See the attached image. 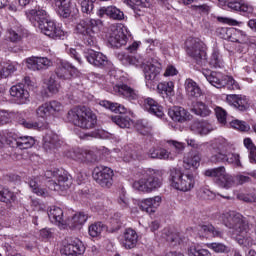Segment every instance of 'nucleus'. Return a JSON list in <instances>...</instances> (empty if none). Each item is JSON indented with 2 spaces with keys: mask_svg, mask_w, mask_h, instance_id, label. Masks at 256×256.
Wrapping results in <instances>:
<instances>
[{
  "mask_svg": "<svg viewBox=\"0 0 256 256\" xmlns=\"http://www.w3.org/2000/svg\"><path fill=\"white\" fill-rule=\"evenodd\" d=\"M101 25L103 22L99 19H84L80 20L75 27L77 35H81L86 47L91 49L84 52V57L87 59L90 65L95 67H103L107 63V56L101 52H97L93 49H97V37L101 31Z\"/></svg>",
  "mask_w": 256,
  "mask_h": 256,
  "instance_id": "1",
  "label": "nucleus"
},
{
  "mask_svg": "<svg viewBox=\"0 0 256 256\" xmlns=\"http://www.w3.org/2000/svg\"><path fill=\"white\" fill-rule=\"evenodd\" d=\"M222 223L228 229H231L236 235V241L241 247H251L253 245V238H251V228L249 222L243 215L237 212H226L221 215Z\"/></svg>",
  "mask_w": 256,
  "mask_h": 256,
  "instance_id": "2",
  "label": "nucleus"
},
{
  "mask_svg": "<svg viewBox=\"0 0 256 256\" xmlns=\"http://www.w3.org/2000/svg\"><path fill=\"white\" fill-rule=\"evenodd\" d=\"M26 16L34 27H38L41 33L50 37V39H61L65 37L63 28L55 23V21L51 20L49 14L44 9H32L26 12Z\"/></svg>",
  "mask_w": 256,
  "mask_h": 256,
  "instance_id": "3",
  "label": "nucleus"
},
{
  "mask_svg": "<svg viewBox=\"0 0 256 256\" xmlns=\"http://www.w3.org/2000/svg\"><path fill=\"white\" fill-rule=\"evenodd\" d=\"M139 177H141L139 180L132 183V189L139 191V193H153L163 185L158 170L151 168L140 170Z\"/></svg>",
  "mask_w": 256,
  "mask_h": 256,
  "instance_id": "4",
  "label": "nucleus"
},
{
  "mask_svg": "<svg viewBox=\"0 0 256 256\" xmlns=\"http://www.w3.org/2000/svg\"><path fill=\"white\" fill-rule=\"evenodd\" d=\"M66 119L81 129H94L97 125V115L91 109L75 107L68 111Z\"/></svg>",
  "mask_w": 256,
  "mask_h": 256,
  "instance_id": "5",
  "label": "nucleus"
},
{
  "mask_svg": "<svg viewBox=\"0 0 256 256\" xmlns=\"http://www.w3.org/2000/svg\"><path fill=\"white\" fill-rule=\"evenodd\" d=\"M170 182L177 191H191L195 187V176L193 174H184L181 168L170 169Z\"/></svg>",
  "mask_w": 256,
  "mask_h": 256,
  "instance_id": "6",
  "label": "nucleus"
},
{
  "mask_svg": "<svg viewBox=\"0 0 256 256\" xmlns=\"http://www.w3.org/2000/svg\"><path fill=\"white\" fill-rule=\"evenodd\" d=\"M45 179L48 180V187L51 191H65L69 189V176L67 172L54 168L53 170H47L44 173Z\"/></svg>",
  "mask_w": 256,
  "mask_h": 256,
  "instance_id": "7",
  "label": "nucleus"
},
{
  "mask_svg": "<svg viewBox=\"0 0 256 256\" xmlns=\"http://www.w3.org/2000/svg\"><path fill=\"white\" fill-rule=\"evenodd\" d=\"M204 175L205 177L213 178L214 183L222 189H231V187H235V177L227 173L225 166L205 170Z\"/></svg>",
  "mask_w": 256,
  "mask_h": 256,
  "instance_id": "8",
  "label": "nucleus"
},
{
  "mask_svg": "<svg viewBox=\"0 0 256 256\" xmlns=\"http://www.w3.org/2000/svg\"><path fill=\"white\" fill-rule=\"evenodd\" d=\"M205 44L199 38H188L186 40V53L192 59H195L198 65L207 63V52H205Z\"/></svg>",
  "mask_w": 256,
  "mask_h": 256,
  "instance_id": "9",
  "label": "nucleus"
},
{
  "mask_svg": "<svg viewBox=\"0 0 256 256\" xmlns=\"http://www.w3.org/2000/svg\"><path fill=\"white\" fill-rule=\"evenodd\" d=\"M211 157L212 163H225L227 157V151L231 148V145L225 138H217L211 142Z\"/></svg>",
  "mask_w": 256,
  "mask_h": 256,
  "instance_id": "10",
  "label": "nucleus"
},
{
  "mask_svg": "<svg viewBox=\"0 0 256 256\" xmlns=\"http://www.w3.org/2000/svg\"><path fill=\"white\" fill-rule=\"evenodd\" d=\"M113 176V170L109 167H96L93 171L94 181L106 189H109V187L113 186Z\"/></svg>",
  "mask_w": 256,
  "mask_h": 256,
  "instance_id": "11",
  "label": "nucleus"
},
{
  "mask_svg": "<svg viewBox=\"0 0 256 256\" xmlns=\"http://www.w3.org/2000/svg\"><path fill=\"white\" fill-rule=\"evenodd\" d=\"M108 42L112 47L116 48L123 47V45H127V35H125V30L123 29V26H110Z\"/></svg>",
  "mask_w": 256,
  "mask_h": 256,
  "instance_id": "12",
  "label": "nucleus"
},
{
  "mask_svg": "<svg viewBox=\"0 0 256 256\" xmlns=\"http://www.w3.org/2000/svg\"><path fill=\"white\" fill-rule=\"evenodd\" d=\"M7 143L10 147L16 149H31L35 145V138L31 136H21L19 134L10 133Z\"/></svg>",
  "mask_w": 256,
  "mask_h": 256,
  "instance_id": "13",
  "label": "nucleus"
},
{
  "mask_svg": "<svg viewBox=\"0 0 256 256\" xmlns=\"http://www.w3.org/2000/svg\"><path fill=\"white\" fill-rule=\"evenodd\" d=\"M142 68L147 85H149V83L157 81V77H159V74L161 73V63H159L157 59H151V61H146L145 63H143Z\"/></svg>",
  "mask_w": 256,
  "mask_h": 256,
  "instance_id": "14",
  "label": "nucleus"
},
{
  "mask_svg": "<svg viewBox=\"0 0 256 256\" xmlns=\"http://www.w3.org/2000/svg\"><path fill=\"white\" fill-rule=\"evenodd\" d=\"M161 201H163L161 196H155L152 198H146L142 201L133 200V203L134 205H138L141 211L151 215V213H155V209L161 205Z\"/></svg>",
  "mask_w": 256,
  "mask_h": 256,
  "instance_id": "15",
  "label": "nucleus"
},
{
  "mask_svg": "<svg viewBox=\"0 0 256 256\" xmlns=\"http://www.w3.org/2000/svg\"><path fill=\"white\" fill-rule=\"evenodd\" d=\"M26 65L30 71H44L53 65V62L47 57H30L26 60Z\"/></svg>",
  "mask_w": 256,
  "mask_h": 256,
  "instance_id": "16",
  "label": "nucleus"
},
{
  "mask_svg": "<svg viewBox=\"0 0 256 256\" xmlns=\"http://www.w3.org/2000/svg\"><path fill=\"white\" fill-rule=\"evenodd\" d=\"M55 74L58 79L62 81H71L75 75V67L67 61H60L55 70Z\"/></svg>",
  "mask_w": 256,
  "mask_h": 256,
  "instance_id": "17",
  "label": "nucleus"
},
{
  "mask_svg": "<svg viewBox=\"0 0 256 256\" xmlns=\"http://www.w3.org/2000/svg\"><path fill=\"white\" fill-rule=\"evenodd\" d=\"M9 93L11 97H13V99H15L17 103H19V105H25L26 103H29L30 95H29V91L25 89V85L23 84L13 85L10 88Z\"/></svg>",
  "mask_w": 256,
  "mask_h": 256,
  "instance_id": "18",
  "label": "nucleus"
},
{
  "mask_svg": "<svg viewBox=\"0 0 256 256\" xmlns=\"http://www.w3.org/2000/svg\"><path fill=\"white\" fill-rule=\"evenodd\" d=\"M48 217L51 223L57 225L58 227H67V219H65V215L63 214V209L58 206H52L48 210Z\"/></svg>",
  "mask_w": 256,
  "mask_h": 256,
  "instance_id": "19",
  "label": "nucleus"
},
{
  "mask_svg": "<svg viewBox=\"0 0 256 256\" xmlns=\"http://www.w3.org/2000/svg\"><path fill=\"white\" fill-rule=\"evenodd\" d=\"M226 102L232 107L238 109V111H247V109H249V100H247V96L244 95H227Z\"/></svg>",
  "mask_w": 256,
  "mask_h": 256,
  "instance_id": "20",
  "label": "nucleus"
},
{
  "mask_svg": "<svg viewBox=\"0 0 256 256\" xmlns=\"http://www.w3.org/2000/svg\"><path fill=\"white\" fill-rule=\"evenodd\" d=\"M202 75L207 79L210 85L216 87L217 89H221L225 87V76L221 72H213L211 70H204Z\"/></svg>",
  "mask_w": 256,
  "mask_h": 256,
  "instance_id": "21",
  "label": "nucleus"
},
{
  "mask_svg": "<svg viewBox=\"0 0 256 256\" xmlns=\"http://www.w3.org/2000/svg\"><path fill=\"white\" fill-rule=\"evenodd\" d=\"M98 17H110L114 21H123L125 19V14L119 8L115 6L101 7L97 11Z\"/></svg>",
  "mask_w": 256,
  "mask_h": 256,
  "instance_id": "22",
  "label": "nucleus"
},
{
  "mask_svg": "<svg viewBox=\"0 0 256 256\" xmlns=\"http://www.w3.org/2000/svg\"><path fill=\"white\" fill-rule=\"evenodd\" d=\"M214 129L213 125L204 120H195L190 124V131H192L194 135H209Z\"/></svg>",
  "mask_w": 256,
  "mask_h": 256,
  "instance_id": "23",
  "label": "nucleus"
},
{
  "mask_svg": "<svg viewBox=\"0 0 256 256\" xmlns=\"http://www.w3.org/2000/svg\"><path fill=\"white\" fill-rule=\"evenodd\" d=\"M169 117L172 118V121L178 123H185V121H191V114L185 110L183 107L174 106L168 110Z\"/></svg>",
  "mask_w": 256,
  "mask_h": 256,
  "instance_id": "24",
  "label": "nucleus"
},
{
  "mask_svg": "<svg viewBox=\"0 0 256 256\" xmlns=\"http://www.w3.org/2000/svg\"><path fill=\"white\" fill-rule=\"evenodd\" d=\"M184 89L189 99H199V97L203 95V91H201L199 84L190 78L185 80Z\"/></svg>",
  "mask_w": 256,
  "mask_h": 256,
  "instance_id": "25",
  "label": "nucleus"
},
{
  "mask_svg": "<svg viewBox=\"0 0 256 256\" xmlns=\"http://www.w3.org/2000/svg\"><path fill=\"white\" fill-rule=\"evenodd\" d=\"M144 109L151 115H155V117H163L165 113L163 112V106H161L157 101L153 98H146L144 100Z\"/></svg>",
  "mask_w": 256,
  "mask_h": 256,
  "instance_id": "26",
  "label": "nucleus"
},
{
  "mask_svg": "<svg viewBox=\"0 0 256 256\" xmlns=\"http://www.w3.org/2000/svg\"><path fill=\"white\" fill-rule=\"evenodd\" d=\"M70 157L79 163H89V161H93V152L85 148H76Z\"/></svg>",
  "mask_w": 256,
  "mask_h": 256,
  "instance_id": "27",
  "label": "nucleus"
},
{
  "mask_svg": "<svg viewBox=\"0 0 256 256\" xmlns=\"http://www.w3.org/2000/svg\"><path fill=\"white\" fill-rule=\"evenodd\" d=\"M58 15L67 18L71 15V0H52Z\"/></svg>",
  "mask_w": 256,
  "mask_h": 256,
  "instance_id": "28",
  "label": "nucleus"
},
{
  "mask_svg": "<svg viewBox=\"0 0 256 256\" xmlns=\"http://www.w3.org/2000/svg\"><path fill=\"white\" fill-rule=\"evenodd\" d=\"M43 141V148L45 151H53V149H57V147L61 145L59 142V136L53 132L46 133Z\"/></svg>",
  "mask_w": 256,
  "mask_h": 256,
  "instance_id": "29",
  "label": "nucleus"
},
{
  "mask_svg": "<svg viewBox=\"0 0 256 256\" xmlns=\"http://www.w3.org/2000/svg\"><path fill=\"white\" fill-rule=\"evenodd\" d=\"M89 216L85 212H79L75 214L72 218L66 220V226L71 229H76V227H81L87 223Z\"/></svg>",
  "mask_w": 256,
  "mask_h": 256,
  "instance_id": "30",
  "label": "nucleus"
},
{
  "mask_svg": "<svg viewBox=\"0 0 256 256\" xmlns=\"http://www.w3.org/2000/svg\"><path fill=\"white\" fill-rule=\"evenodd\" d=\"M162 237L171 243V245H181L182 241L185 239V236L179 232H173L170 229H164Z\"/></svg>",
  "mask_w": 256,
  "mask_h": 256,
  "instance_id": "31",
  "label": "nucleus"
},
{
  "mask_svg": "<svg viewBox=\"0 0 256 256\" xmlns=\"http://www.w3.org/2000/svg\"><path fill=\"white\" fill-rule=\"evenodd\" d=\"M158 93L165 99L175 96V84L173 82H162L157 85Z\"/></svg>",
  "mask_w": 256,
  "mask_h": 256,
  "instance_id": "32",
  "label": "nucleus"
},
{
  "mask_svg": "<svg viewBox=\"0 0 256 256\" xmlns=\"http://www.w3.org/2000/svg\"><path fill=\"white\" fill-rule=\"evenodd\" d=\"M136 131L140 133V135H144L145 137H149V135H153V125L149 123L147 120H138L134 124Z\"/></svg>",
  "mask_w": 256,
  "mask_h": 256,
  "instance_id": "33",
  "label": "nucleus"
},
{
  "mask_svg": "<svg viewBox=\"0 0 256 256\" xmlns=\"http://www.w3.org/2000/svg\"><path fill=\"white\" fill-rule=\"evenodd\" d=\"M184 167L185 169H197L201 165V155L198 152H192L187 157L184 158Z\"/></svg>",
  "mask_w": 256,
  "mask_h": 256,
  "instance_id": "34",
  "label": "nucleus"
},
{
  "mask_svg": "<svg viewBox=\"0 0 256 256\" xmlns=\"http://www.w3.org/2000/svg\"><path fill=\"white\" fill-rule=\"evenodd\" d=\"M28 184L30 189H32L33 193L39 195L40 197H47V190L41 188V177H34L28 180Z\"/></svg>",
  "mask_w": 256,
  "mask_h": 256,
  "instance_id": "35",
  "label": "nucleus"
},
{
  "mask_svg": "<svg viewBox=\"0 0 256 256\" xmlns=\"http://www.w3.org/2000/svg\"><path fill=\"white\" fill-rule=\"evenodd\" d=\"M192 113H195V115H198L199 117H209L211 115V109H209L207 104L199 101L194 104Z\"/></svg>",
  "mask_w": 256,
  "mask_h": 256,
  "instance_id": "36",
  "label": "nucleus"
},
{
  "mask_svg": "<svg viewBox=\"0 0 256 256\" xmlns=\"http://www.w3.org/2000/svg\"><path fill=\"white\" fill-rule=\"evenodd\" d=\"M23 28L22 27H13L8 30L7 37L12 43H19L23 39Z\"/></svg>",
  "mask_w": 256,
  "mask_h": 256,
  "instance_id": "37",
  "label": "nucleus"
},
{
  "mask_svg": "<svg viewBox=\"0 0 256 256\" xmlns=\"http://www.w3.org/2000/svg\"><path fill=\"white\" fill-rule=\"evenodd\" d=\"M52 115L53 113L51 112L49 102H45L36 109V116L38 117V119L47 120V118L51 117Z\"/></svg>",
  "mask_w": 256,
  "mask_h": 256,
  "instance_id": "38",
  "label": "nucleus"
},
{
  "mask_svg": "<svg viewBox=\"0 0 256 256\" xmlns=\"http://www.w3.org/2000/svg\"><path fill=\"white\" fill-rule=\"evenodd\" d=\"M103 231H107V226L102 222L94 223L88 228L90 237H99Z\"/></svg>",
  "mask_w": 256,
  "mask_h": 256,
  "instance_id": "39",
  "label": "nucleus"
},
{
  "mask_svg": "<svg viewBox=\"0 0 256 256\" xmlns=\"http://www.w3.org/2000/svg\"><path fill=\"white\" fill-rule=\"evenodd\" d=\"M209 65L211 67H214L215 69L223 67V59L221 58V54L219 53V50L214 49L210 60H209Z\"/></svg>",
  "mask_w": 256,
  "mask_h": 256,
  "instance_id": "40",
  "label": "nucleus"
},
{
  "mask_svg": "<svg viewBox=\"0 0 256 256\" xmlns=\"http://www.w3.org/2000/svg\"><path fill=\"white\" fill-rule=\"evenodd\" d=\"M46 86L49 93L57 94L59 89H61V84L55 79V75H51L49 79L46 80Z\"/></svg>",
  "mask_w": 256,
  "mask_h": 256,
  "instance_id": "41",
  "label": "nucleus"
},
{
  "mask_svg": "<svg viewBox=\"0 0 256 256\" xmlns=\"http://www.w3.org/2000/svg\"><path fill=\"white\" fill-rule=\"evenodd\" d=\"M15 200V194L10 191L9 188H4L0 186V201L2 203H11Z\"/></svg>",
  "mask_w": 256,
  "mask_h": 256,
  "instance_id": "42",
  "label": "nucleus"
},
{
  "mask_svg": "<svg viewBox=\"0 0 256 256\" xmlns=\"http://www.w3.org/2000/svg\"><path fill=\"white\" fill-rule=\"evenodd\" d=\"M206 247L214 251V253H229V247L223 243H219V242L207 243Z\"/></svg>",
  "mask_w": 256,
  "mask_h": 256,
  "instance_id": "43",
  "label": "nucleus"
},
{
  "mask_svg": "<svg viewBox=\"0 0 256 256\" xmlns=\"http://www.w3.org/2000/svg\"><path fill=\"white\" fill-rule=\"evenodd\" d=\"M113 92L119 97H129V86L127 84L118 83L114 85Z\"/></svg>",
  "mask_w": 256,
  "mask_h": 256,
  "instance_id": "44",
  "label": "nucleus"
},
{
  "mask_svg": "<svg viewBox=\"0 0 256 256\" xmlns=\"http://www.w3.org/2000/svg\"><path fill=\"white\" fill-rule=\"evenodd\" d=\"M228 163V165H232L233 167H242L241 164V156L237 153H231V154H226V158L224 163Z\"/></svg>",
  "mask_w": 256,
  "mask_h": 256,
  "instance_id": "45",
  "label": "nucleus"
},
{
  "mask_svg": "<svg viewBox=\"0 0 256 256\" xmlns=\"http://www.w3.org/2000/svg\"><path fill=\"white\" fill-rule=\"evenodd\" d=\"M189 256H211V252L207 249H201L198 246L192 245L188 249Z\"/></svg>",
  "mask_w": 256,
  "mask_h": 256,
  "instance_id": "46",
  "label": "nucleus"
},
{
  "mask_svg": "<svg viewBox=\"0 0 256 256\" xmlns=\"http://www.w3.org/2000/svg\"><path fill=\"white\" fill-rule=\"evenodd\" d=\"M70 244L73 245L74 252L76 256L83 255L85 253V245L78 238H73L70 240Z\"/></svg>",
  "mask_w": 256,
  "mask_h": 256,
  "instance_id": "47",
  "label": "nucleus"
},
{
  "mask_svg": "<svg viewBox=\"0 0 256 256\" xmlns=\"http://www.w3.org/2000/svg\"><path fill=\"white\" fill-rule=\"evenodd\" d=\"M79 1H80L82 13H86L87 15H89L93 11L95 7L94 3L97 0H79Z\"/></svg>",
  "mask_w": 256,
  "mask_h": 256,
  "instance_id": "48",
  "label": "nucleus"
},
{
  "mask_svg": "<svg viewBox=\"0 0 256 256\" xmlns=\"http://www.w3.org/2000/svg\"><path fill=\"white\" fill-rule=\"evenodd\" d=\"M19 124L22 125V127H25L26 129H43V127H45V125L42 123L31 122L25 119L19 120Z\"/></svg>",
  "mask_w": 256,
  "mask_h": 256,
  "instance_id": "49",
  "label": "nucleus"
},
{
  "mask_svg": "<svg viewBox=\"0 0 256 256\" xmlns=\"http://www.w3.org/2000/svg\"><path fill=\"white\" fill-rule=\"evenodd\" d=\"M230 125L233 129H237L238 131H249L251 129V126H249L247 122L241 120H233Z\"/></svg>",
  "mask_w": 256,
  "mask_h": 256,
  "instance_id": "50",
  "label": "nucleus"
},
{
  "mask_svg": "<svg viewBox=\"0 0 256 256\" xmlns=\"http://www.w3.org/2000/svg\"><path fill=\"white\" fill-rule=\"evenodd\" d=\"M224 87H227L228 89H230L231 91H235L237 89H239V83H237V81H235V79H233V77L231 76H225L224 77Z\"/></svg>",
  "mask_w": 256,
  "mask_h": 256,
  "instance_id": "51",
  "label": "nucleus"
},
{
  "mask_svg": "<svg viewBox=\"0 0 256 256\" xmlns=\"http://www.w3.org/2000/svg\"><path fill=\"white\" fill-rule=\"evenodd\" d=\"M237 199L244 201L245 203H256V193L253 191L248 194H238Z\"/></svg>",
  "mask_w": 256,
  "mask_h": 256,
  "instance_id": "52",
  "label": "nucleus"
},
{
  "mask_svg": "<svg viewBox=\"0 0 256 256\" xmlns=\"http://www.w3.org/2000/svg\"><path fill=\"white\" fill-rule=\"evenodd\" d=\"M99 105L101 107H104L105 109H109L110 111H113L114 113H117V110L119 107L118 103L109 102L107 100H101L99 102Z\"/></svg>",
  "mask_w": 256,
  "mask_h": 256,
  "instance_id": "53",
  "label": "nucleus"
},
{
  "mask_svg": "<svg viewBox=\"0 0 256 256\" xmlns=\"http://www.w3.org/2000/svg\"><path fill=\"white\" fill-rule=\"evenodd\" d=\"M48 105L50 106V111L52 112V115H55V113H61L63 111V104L57 101H50L48 102Z\"/></svg>",
  "mask_w": 256,
  "mask_h": 256,
  "instance_id": "54",
  "label": "nucleus"
},
{
  "mask_svg": "<svg viewBox=\"0 0 256 256\" xmlns=\"http://www.w3.org/2000/svg\"><path fill=\"white\" fill-rule=\"evenodd\" d=\"M73 245H71V241L64 245L63 249L61 250L62 255L64 256H77L75 250L73 249Z\"/></svg>",
  "mask_w": 256,
  "mask_h": 256,
  "instance_id": "55",
  "label": "nucleus"
},
{
  "mask_svg": "<svg viewBox=\"0 0 256 256\" xmlns=\"http://www.w3.org/2000/svg\"><path fill=\"white\" fill-rule=\"evenodd\" d=\"M130 238H129V249H133L134 247H137V243L139 241V236L137 235V232L135 230L130 229Z\"/></svg>",
  "mask_w": 256,
  "mask_h": 256,
  "instance_id": "56",
  "label": "nucleus"
},
{
  "mask_svg": "<svg viewBox=\"0 0 256 256\" xmlns=\"http://www.w3.org/2000/svg\"><path fill=\"white\" fill-rule=\"evenodd\" d=\"M216 117L219 123H222L223 125L227 123V112L224 109L218 107L216 109Z\"/></svg>",
  "mask_w": 256,
  "mask_h": 256,
  "instance_id": "57",
  "label": "nucleus"
},
{
  "mask_svg": "<svg viewBox=\"0 0 256 256\" xmlns=\"http://www.w3.org/2000/svg\"><path fill=\"white\" fill-rule=\"evenodd\" d=\"M158 159L173 160L175 159V156H173V154H171V152L167 151L165 148H160Z\"/></svg>",
  "mask_w": 256,
  "mask_h": 256,
  "instance_id": "58",
  "label": "nucleus"
},
{
  "mask_svg": "<svg viewBox=\"0 0 256 256\" xmlns=\"http://www.w3.org/2000/svg\"><path fill=\"white\" fill-rule=\"evenodd\" d=\"M11 121V114L5 110H0V125H7Z\"/></svg>",
  "mask_w": 256,
  "mask_h": 256,
  "instance_id": "59",
  "label": "nucleus"
},
{
  "mask_svg": "<svg viewBox=\"0 0 256 256\" xmlns=\"http://www.w3.org/2000/svg\"><path fill=\"white\" fill-rule=\"evenodd\" d=\"M149 2L147 0H130V7L135 11L136 7H147Z\"/></svg>",
  "mask_w": 256,
  "mask_h": 256,
  "instance_id": "60",
  "label": "nucleus"
},
{
  "mask_svg": "<svg viewBox=\"0 0 256 256\" xmlns=\"http://www.w3.org/2000/svg\"><path fill=\"white\" fill-rule=\"evenodd\" d=\"M199 195L203 198V199H211L214 197L213 192H211V190L207 189V188H201L199 190Z\"/></svg>",
  "mask_w": 256,
  "mask_h": 256,
  "instance_id": "61",
  "label": "nucleus"
},
{
  "mask_svg": "<svg viewBox=\"0 0 256 256\" xmlns=\"http://www.w3.org/2000/svg\"><path fill=\"white\" fill-rule=\"evenodd\" d=\"M117 125H119V127H121L122 129H125L127 127H129V120L125 117H115L114 118Z\"/></svg>",
  "mask_w": 256,
  "mask_h": 256,
  "instance_id": "62",
  "label": "nucleus"
},
{
  "mask_svg": "<svg viewBox=\"0 0 256 256\" xmlns=\"http://www.w3.org/2000/svg\"><path fill=\"white\" fill-rule=\"evenodd\" d=\"M226 6L232 11H239V9H241V2L229 0Z\"/></svg>",
  "mask_w": 256,
  "mask_h": 256,
  "instance_id": "63",
  "label": "nucleus"
},
{
  "mask_svg": "<svg viewBox=\"0 0 256 256\" xmlns=\"http://www.w3.org/2000/svg\"><path fill=\"white\" fill-rule=\"evenodd\" d=\"M168 143H169V145H173V147L178 152H181L185 149V143H183V142H178V141H175V140H169Z\"/></svg>",
  "mask_w": 256,
  "mask_h": 256,
  "instance_id": "64",
  "label": "nucleus"
}]
</instances>
